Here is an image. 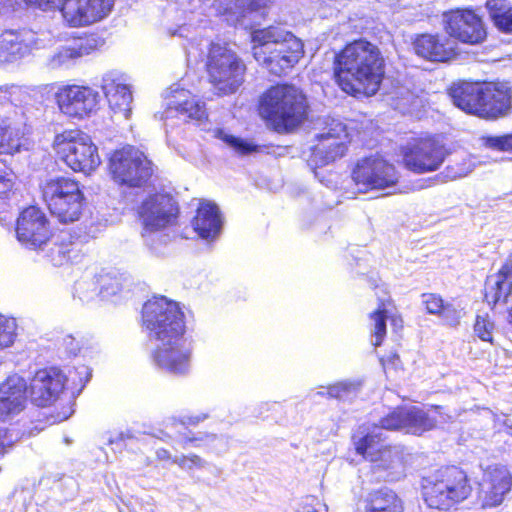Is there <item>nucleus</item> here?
<instances>
[{
	"instance_id": "f257e3e1",
	"label": "nucleus",
	"mask_w": 512,
	"mask_h": 512,
	"mask_svg": "<svg viewBox=\"0 0 512 512\" xmlns=\"http://www.w3.org/2000/svg\"><path fill=\"white\" fill-rule=\"evenodd\" d=\"M334 74L341 89L351 95H374L384 76L379 48L363 39L347 44L335 56Z\"/></svg>"
},
{
	"instance_id": "f03ea898",
	"label": "nucleus",
	"mask_w": 512,
	"mask_h": 512,
	"mask_svg": "<svg viewBox=\"0 0 512 512\" xmlns=\"http://www.w3.org/2000/svg\"><path fill=\"white\" fill-rule=\"evenodd\" d=\"M252 42L255 60L276 76L294 67L303 55L301 40L278 27L255 30Z\"/></svg>"
},
{
	"instance_id": "7ed1b4c3",
	"label": "nucleus",
	"mask_w": 512,
	"mask_h": 512,
	"mask_svg": "<svg viewBox=\"0 0 512 512\" xmlns=\"http://www.w3.org/2000/svg\"><path fill=\"white\" fill-rule=\"evenodd\" d=\"M22 89L19 86L0 87V154L13 155L27 149L28 140L24 128L16 121L15 106L21 99ZM15 175L2 168L0 162V198H6L14 185Z\"/></svg>"
},
{
	"instance_id": "20e7f679",
	"label": "nucleus",
	"mask_w": 512,
	"mask_h": 512,
	"mask_svg": "<svg viewBox=\"0 0 512 512\" xmlns=\"http://www.w3.org/2000/svg\"><path fill=\"white\" fill-rule=\"evenodd\" d=\"M307 108L304 94L289 84L269 88L260 100V114L280 133L302 124L307 117Z\"/></svg>"
},
{
	"instance_id": "39448f33",
	"label": "nucleus",
	"mask_w": 512,
	"mask_h": 512,
	"mask_svg": "<svg viewBox=\"0 0 512 512\" xmlns=\"http://www.w3.org/2000/svg\"><path fill=\"white\" fill-rule=\"evenodd\" d=\"M471 490L467 475L456 466L439 469L434 475L425 478L422 485L427 506L444 512L465 500Z\"/></svg>"
},
{
	"instance_id": "423d86ee",
	"label": "nucleus",
	"mask_w": 512,
	"mask_h": 512,
	"mask_svg": "<svg viewBox=\"0 0 512 512\" xmlns=\"http://www.w3.org/2000/svg\"><path fill=\"white\" fill-rule=\"evenodd\" d=\"M143 326L151 340L167 341L183 336L184 314L178 303L166 297L148 300L142 309Z\"/></svg>"
},
{
	"instance_id": "0eeeda50",
	"label": "nucleus",
	"mask_w": 512,
	"mask_h": 512,
	"mask_svg": "<svg viewBox=\"0 0 512 512\" xmlns=\"http://www.w3.org/2000/svg\"><path fill=\"white\" fill-rule=\"evenodd\" d=\"M42 197L49 211L62 223L79 220L84 205V195L79 183L67 177L47 179L41 186Z\"/></svg>"
},
{
	"instance_id": "6e6552de",
	"label": "nucleus",
	"mask_w": 512,
	"mask_h": 512,
	"mask_svg": "<svg viewBox=\"0 0 512 512\" xmlns=\"http://www.w3.org/2000/svg\"><path fill=\"white\" fill-rule=\"evenodd\" d=\"M206 67L210 82L218 94H233L244 82L245 64L225 45L211 44Z\"/></svg>"
},
{
	"instance_id": "1a4fd4ad",
	"label": "nucleus",
	"mask_w": 512,
	"mask_h": 512,
	"mask_svg": "<svg viewBox=\"0 0 512 512\" xmlns=\"http://www.w3.org/2000/svg\"><path fill=\"white\" fill-rule=\"evenodd\" d=\"M58 157L73 171L90 173L101 163L91 137L79 130L64 131L53 142Z\"/></svg>"
},
{
	"instance_id": "9d476101",
	"label": "nucleus",
	"mask_w": 512,
	"mask_h": 512,
	"mask_svg": "<svg viewBox=\"0 0 512 512\" xmlns=\"http://www.w3.org/2000/svg\"><path fill=\"white\" fill-rule=\"evenodd\" d=\"M43 11L60 10L63 19L72 27L96 23L109 15L113 0H23Z\"/></svg>"
},
{
	"instance_id": "9b49d317",
	"label": "nucleus",
	"mask_w": 512,
	"mask_h": 512,
	"mask_svg": "<svg viewBox=\"0 0 512 512\" xmlns=\"http://www.w3.org/2000/svg\"><path fill=\"white\" fill-rule=\"evenodd\" d=\"M90 377L91 370L85 365L75 367L67 377L56 368L39 370L30 382L31 400L37 406L50 405L63 391L65 380L75 383V388L81 391Z\"/></svg>"
},
{
	"instance_id": "f8f14e48",
	"label": "nucleus",
	"mask_w": 512,
	"mask_h": 512,
	"mask_svg": "<svg viewBox=\"0 0 512 512\" xmlns=\"http://www.w3.org/2000/svg\"><path fill=\"white\" fill-rule=\"evenodd\" d=\"M376 430L379 428L368 431L366 434L362 431L360 433L363 435L359 438L354 436L356 451L372 462V469L375 472H386L384 476L386 480H397L404 472L401 453L397 448L384 446Z\"/></svg>"
},
{
	"instance_id": "ddd939ff",
	"label": "nucleus",
	"mask_w": 512,
	"mask_h": 512,
	"mask_svg": "<svg viewBox=\"0 0 512 512\" xmlns=\"http://www.w3.org/2000/svg\"><path fill=\"white\" fill-rule=\"evenodd\" d=\"M109 169L116 182L130 187L142 186L153 173L151 161L133 146L116 150L110 157Z\"/></svg>"
},
{
	"instance_id": "4468645a",
	"label": "nucleus",
	"mask_w": 512,
	"mask_h": 512,
	"mask_svg": "<svg viewBox=\"0 0 512 512\" xmlns=\"http://www.w3.org/2000/svg\"><path fill=\"white\" fill-rule=\"evenodd\" d=\"M358 190H385L393 188L399 180L395 166L382 156L372 155L359 160L352 171Z\"/></svg>"
},
{
	"instance_id": "2eb2a0df",
	"label": "nucleus",
	"mask_w": 512,
	"mask_h": 512,
	"mask_svg": "<svg viewBox=\"0 0 512 512\" xmlns=\"http://www.w3.org/2000/svg\"><path fill=\"white\" fill-rule=\"evenodd\" d=\"M55 99L61 113L83 119L97 111L100 94L88 86L67 85L56 92Z\"/></svg>"
},
{
	"instance_id": "dca6fc26",
	"label": "nucleus",
	"mask_w": 512,
	"mask_h": 512,
	"mask_svg": "<svg viewBox=\"0 0 512 512\" xmlns=\"http://www.w3.org/2000/svg\"><path fill=\"white\" fill-rule=\"evenodd\" d=\"M447 151L435 139H421L409 144L403 151L405 167L418 174L436 171L443 164Z\"/></svg>"
},
{
	"instance_id": "f3484780",
	"label": "nucleus",
	"mask_w": 512,
	"mask_h": 512,
	"mask_svg": "<svg viewBox=\"0 0 512 512\" xmlns=\"http://www.w3.org/2000/svg\"><path fill=\"white\" fill-rule=\"evenodd\" d=\"M192 348L184 335L167 341H158L152 354L155 365L173 375H186L191 368Z\"/></svg>"
},
{
	"instance_id": "a211bd4d",
	"label": "nucleus",
	"mask_w": 512,
	"mask_h": 512,
	"mask_svg": "<svg viewBox=\"0 0 512 512\" xmlns=\"http://www.w3.org/2000/svg\"><path fill=\"white\" fill-rule=\"evenodd\" d=\"M443 24L450 37L465 44H479L486 38V30L481 18L470 9L445 12Z\"/></svg>"
},
{
	"instance_id": "6ab92c4d",
	"label": "nucleus",
	"mask_w": 512,
	"mask_h": 512,
	"mask_svg": "<svg viewBox=\"0 0 512 512\" xmlns=\"http://www.w3.org/2000/svg\"><path fill=\"white\" fill-rule=\"evenodd\" d=\"M318 143L312 148L310 166L327 165L344 155L348 134L343 123L333 120L329 127L317 135Z\"/></svg>"
},
{
	"instance_id": "aec40b11",
	"label": "nucleus",
	"mask_w": 512,
	"mask_h": 512,
	"mask_svg": "<svg viewBox=\"0 0 512 512\" xmlns=\"http://www.w3.org/2000/svg\"><path fill=\"white\" fill-rule=\"evenodd\" d=\"M44 46V41L32 30H6L0 34V68L13 64Z\"/></svg>"
},
{
	"instance_id": "412c9836",
	"label": "nucleus",
	"mask_w": 512,
	"mask_h": 512,
	"mask_svg": "<svg viewBox=\"0 0 512 512\" xmlns=\"http://www.w3.org/2000/svg\"><path fill=\"white\" fill-rule=\"evenodd\" d=\"M145 232H156L171 225L177 216V207L168 194L149 195L139 208Z\"/></svg>"
},
{
	"instance_id": "4be33fe9",
	"label": "nucleus",
	"mask_w": 512,
	"mask_h": 512,
	"mask_svg": "<svg viewBox=\"0 0 512 512\" xmlns=\"http://www.w3.org/2000/svg\"><path fill=\"white\" fill-rule=\"evenodd\" d=\"M16 235L18 241L27 248H40L50 237L45 213L35 206L24 209L17 218Z\"/></svg>"
},
{
	"instance_id": "5701e85b",
	"label": "nucleus",
	"mask_w": 512,
	"mask_h": 512,
	"mask_svg": "<svg viewBox=\"0 0 512 512\" xmlns=\"http://www.w3.org/2000/svg\"><path fill=\"white\" fill-rule=\"evenodd\" d=\"M166 109L163 113L165 120L181 115L185 119L202 121L207 117L205 103L198 100L188 90L172 86L165 96Z\"/></svg>"
},
{
	"instance_id": "b1692460",
	"label": "nucleus",
	"mask_w": 512,
	"mask_h": 512,
	"mask_svg": "<svg viewBox=\"0 0 512 512\" xmlns=\"http://www.w3.org/2000/svg\"><path fill=\"white\" fill-rule=\"evenodd\" d=\"M102 89L114 114L128 119L133 96L126 76L118 72L106 73L102 79Z\"/></svg>"
},
{
	"instance_id": "393cba45",
	"label": "nucleus",
	"mask_w": 512,
	"mask_h": 512,
	"mask_svg": "<svg viewBox=\"0 0 512 512\" xmlns=\"http://www.w3.org/2000/svg\"><path fill=\"white\" fill-rule=\"evenodd\" d=\"M512 487V475L505 466L490 467L483 479L480 500L483 508L499 506Z\"/></svg>"
},
{
	"instance_id": "a878e982",
	"label": "nucleus",
	"mask_w": 512,
	"mask_h": 512,
	"mask_svg": "<svg viewBox=\"0 0 512 512\" xmlns=\"http://www.w3.org/2000/svg\"><path fill=\"white\" fill-rule=\"evenodd\" d=\"M511 90L503 83H482L480 109L487 114H478L484 119H497L505 116L511 109Z\"/></svg>"
},
{
	"instance_id": "bb28decb",
	"label": "nucleus",
	"mask_w": 512,
	"mask_h": 512,
	"mask_svg": "<svg viewBox=\"0 0 512 512\" xmlns=\"http://www.w3.org/2000/svg\"><path fill=\"white\" fill-rule=\"evenodd\" d=\"M27 383L24 378L13 375L0 385V419L6 420L20 413L27 402Z\"/></svg>"
},
{
	"instance_id": "cd10ccee",
	"label": "nucleus",
	"mask_w": 512,
	"mask_h": 512,
	"mask_svg": "<svg viewBox=\"0 0 512 512\" xmlns=\"http://www.w3.org/2000/svg\"><path fill=\"white\" fill-rule=\"evenodd\" d=\"M415 53L429 61L445 62L455 55V43L443 35L421 34L413 42Z\"/></svg>"
},
{
	"instance_id": "c85d7f7f",
	"label": "nucleus",
	"mask_w": 512,
	"mask_h": 512,
	"mask_svg": "<svg viewBox=\"0 0 512 512\" xmlns=\"http://www.w3.org/2000/svg\"><path fill=\"white\" fill-rule=\"evenodd\" d=\"M442 410L441 406H431L428 410L417 406H405L406 432L421 435L436 427L438 423L447 422L452 417Z\"/></svg>"
},
{
	"instance_id": "c756f323",
	"label": "nucleus",
	"mask_w": 512,
	"mask_h": 512,
	"mask_svg": "<svg viewBox=\"0 0 512 512\" xmlns=\"http://www.w3.org/2000/svg\"><path fill=\"white\" fill-rule=\"evenodd\" d=\"M512 294V255L503 263L497 273L487 276L485 281V299L490 305L507 302Z\"/></svg>"
},
{
	"instance_id": "7c9ffc66",
	"label": "nucleus",
	"mask_w": 512,
	"mask_h": 512,
	"mask_svg": "<svg viewBox=\"0 0 512 512\" xmlns=\"http://www.w3.org/2000/svg\"><path fill=\"white\" fill-rule=\"evenodd\" d=\"M195 232L205 240H214L220 234L222 217L219 208L210 202L201 203L192 221Z\"/></svg>"
},
{
	"instance_id": "2f4dec72",
	"label": "nucleus",
	"mask_w": 512,
	"mask_h": 512,
	"mask_svg": "<svg viewBox=\"0 0 512 512\" xmlns=\"http://www.w3.org/2000/svg\"><path fill=\"white\" fill-rule=\"evenodd\" d=\"M481 88L482 83L463 82L454 85L450 89L453 104L468 114H487V110L479 108Z\"/></svg>"
},
{
	"instance_id": "473e14b6",
	"label": "nucleus",
	"mask_w": 512,
	"mask_h": 512,
	"mask_svg": "<svg viewBox=\"0 0 512 512\" xmlns=\"http://www.w3.org/2000/svg\"><path fill=\"white\" fill-rule=\"evenodd\" d=\"M99 289L93 282L81 281L76 284V292L82 301H90L95 296L100 295L106 298L117 294L123 288V284L117 275L105 274L99 278Z\"/></svg>"
},
{
	"instance_id": "72a5a7b5",
	"label": "nucleus",
	"mask_w": 512,
	"mask_h": 512,
	"mask_svg": "<svg viewBox=\"0 0 512 512\" xmlns=\"http://www.w3.org/2000/svg\"><path fill=\"white\" fill-rule=\"evenodd\" d=\"M260 6V0H216L213 5L216 14L224 16L231 25H236L248 13L257 11Z\"/></svg>"
},
{
	"instance_id": "f704fd0d",
	"label": "nucleus",
	"mask_w": 512,
	"mask_h": 512,
	"mask_svg": "<svg viewBox=\"0 0 512 512\" xmlns=\"http://www.w3.org/2000/svg\"><path fill=\"white\" fill-rule=\"evenodd\" d=\"M92 42H94V40L81 39L74 41L70 45L56 49L48 60V66L51 69L69 66L76 59L83 57L84 55H88L92 51L94 48Z\"/></svg>"
},
{
	"instance_id": "c9c22d12",
	"label": "nucleus",
	"mask_w": 512,
	"mask_h": 512,
	"mask_svg": "<svg viewBox=\"0 0 512 512\" xmlns=\"http://www.w3.org/2000/svg\"><path fill=\"white\" fill-rule=\"evenodd\" d=\"M403 510L402 500L388 488H381L370 494L367 512H403Z\"/></svg>"
},
{
	"instance_id": "e433bc0d",
	"label": "nucleus",
	"mask_w": 512,
	"mask_h": 512,
	"mask_svg": "<svg viewBox=\"0 0 512 512\" xmlns=\"http://www.w3.org/2000/svg\"><path fill=\"white\" fill-rule=\"evenodd\" d=\"M486 8L498 30L512 33V6L507 0H487Z\"/></svg>"
},
{
	"instance_id": "4c0bfd02",
	"label": "nucleus",
	"mask_w": 512,
	"mask_h": 512,
	"mask_svg": "<svg viewBox=\"0 0 512 512\" xmlns=\"http://www.w3.org/2000/svg\"><path fill=\"white\" fill-rule=\"evenodd\" d=\"M215 135L218 139L223 141L229 148H231L236 154L240 156L249 155L251 153L257 152L259 149V146L253 144L252 142L228 134L223 130H217Z\"/></svg>"
},
{
	"instance_id": "58836bf2",
	"label": "nucleus",
	"mask_w": 512,
	"mask_h": 512,
	"mask_svg": "<svg viewBox=\"0 0 512 512\" xmlns=\"http://www.w3.org/2000/svg\"><path fill=\"white\" fill-rule=\"evenodd\" d=\"M361 387L362 381L360 380H344L328 386L326 393L331 398L345 400L355 396Z\"/></svg>"
},
{
	"instance_id": "ea45409f",
	"label": "nucleus",
	"mask_w": 512,
	"mask_h": 512,
	"mask_svg": "<svg viewBox=\"0 0 512 512\" xmlns=\"http://www.w3.org/2000/svg\"><path fill=\"white\" fill-rule=\"evenodd\" d=\"M387 311L384 308V304L379 307L376 311L370 314L371 320V332H372V344L375 347H378L382 344L385 336H386V320H387Z\"/></svg>"
},
{
	"instance_id": "a19ab883",
	"label": "nucleus",
	"mask_w": 512,
	"mask_h": 512,
	"mask_svg": "<svg viewBox=\"0 0 512 512\" xmlns=\"http://www.w3.org/2000/svg\"><path fill=\"white\" fill-rule=\"evenodd\" d=\"M405 407H398L390 412L387 416L380 420V426L374 425L372 430L375 428H379L376 430V433L380 434V439H382V430H405Z\"/></svg>"
},
{
	"instance_id": "79ce46f5",
	"label": "nucleus",
	"mask_w": 512,
	"mask_h": 512,
	"mask_svg": "<svg viewBox=\"0 0 512 512\" xmlns=\"http://www.w3.org/2000/svg\"><path fill=\"white\" fill-rule=\"evenodd\" d=\"M17 337V322L0 314V350L13 345Z\"/></svg>"
},
{
	"instance_id": "37998d69",
	"label": "nucleus",
	"mask_w": 512,
	"mask_h": 512,
	"mask_svg": "<svg viewBox=\"0 0 512 512\" xmlns=\"http://www.w3.org/2000/svg\"><path fill=\"white\" fill-rule=\"evenodd\" d=\"M482 140L487 148L512 152V133L501 136H485Z\"/></svg>"
},
{
	"instance_id": "c03bdc74",
	"label": "nucleus",
	"mask_w": 512,
	"mask_h": 512,
	"mask_svg": "<svg viewBox=\"0 0 512 512\" xmlns=\"http://www.w3.org/2000/svg\"><path fill=\"white\" fill-rule=\"evenodd\" d=\"M494 328L493 323L487 318V316L478 315L474 325V331L477 336L487 342H492V330Z\"/></svg>"
},
{
	"instance_id": "a18cd8bd",
	"label": "nucleus",
	"mask_w": 512,
	"mask_h": 512,
	"mask_svg": "<svg viewBox=\"0 0 512 512\" xmlns=\"http://www.w3.org/2000/svg\"><path fill=\"white\" fill-rule=\"evenodd\" d=\"M173 463L177 464L182 469L191 470L193 468H204L207 462L196 454L181 455L173 458Z\"/></svg>"
},
{
	"instance_id": "49530a36",
	"label": "nucleus",
	"mask_w": 512,
	"mask_h": 512,
	"mask_svg": "<svg viewBox=\"0 0 512 512\" xmlns=\"http://www.w3.org/2000/svg\"><path fill=\"white\" fill-rule=\"evenodd\" d=\"M445 324L449 326H457L462 317L461 310L456 308L453 304L446 303L439 315Z\"/></svg>"
},
{
	"instance_id": "de8ad7c7",
	"label": "nucleus",
	"mask_w": 512,
	"mask_h": 512,
	"mask_svg": "<svg viewBox=\"0 0 512 512\" xmlns=\"http://www.w3.org/2000/svg\"><path fill=\"white\" fill-rule=\"evenodd\" d=\"M422 298V302L425 305L427 312L429 314L439 316L445 305L443 299L440 296L432 293L423 294Z\"/></svg>"
},
{
	"instance_id": "09e8293b",
	"label": "nucleus",
	"mask_w": 512,
	"mask_h": 512,
	"mask_svg": "<svg viewBox=\"0 0 512 512\" xmlns=\"http://www.w3.org/2000/svg\"><path fill=\"white\" fill-rule=\"evenodd\" d=\"M216 434L207 433V432H199L194 437H187L184 439V447L188 444H192L195 447L208 446L212 444L217 439Z\"/></svg>"
},
{
	"instance_id": "8fccbe9b",
	"label": "nucleus",
	"mask_w": 512,
	"mask_h": 512,
	"mask_svg": "<svg viewBox=\"0 0 512 512\" xmlns=\"http://www.w3.org/2000/svg\"><path fill=\"white\" fill-rule=\"evenodd\" d=\"M13 444V439L6 429H0V456L4 455L7 451V448L11 447Z\"/></svg>"
},
{
	"instance_id": "3c124183",
	"label": "nucleus",
	"mask_w": 512,
	"mask_h": 512,
	"mask_svg": "<svg viewBox=\"0 0 512 512\" xmlns=\"http://www.w3.org/2000/svg\"><path fill=\"white\" fill-rule=\"evenodd\" d=\"M315 501L313 497H307L304 501L298 503L294 512H317L314 504Z\"/></svg>"
},
{
	"instance_id": "603ef678",
	"label": "nucleus",
	"mask_w": 512,
	"mask_h": 512,
	"mask_svg": "<svg viewBox=\"0 0 512 512\" xmlns=\"http://www.w3.org/2000/svg\"><path fill=\"white\" fill-rule=\"evenodd\" d=\"M16 0H0V13L7 14L14 11Z\"/></svg>"
},
{
	"instance_id": "864d4df0",
	"label": "nucleus",
	"mask_w": 512,
	"mask_h": 512,
	"mask_svg": "<svg viewBox=\"0 0 512 512\" xmlns=\"http://www.w3.org/2000/svg\"><path fill=\"white\" fill-rule=\"evenodd\" d=\"M64 343L66 344L69 353L72 355H76L79 351L78 343L72 336H67L64 338Z\"/></svg>"
},
{
	"instance_id": "5fc2aeb1",
	"label": "nucleus",
	"mask_w": 512,
	"mask_h": 512,
	"mask_svg": "<svg viewBox=\"0 0 512 512\" xmlns=\"http://www.w3.org/2000/svg\"><path fill=\"white\" fill-rule=\"evenodd\" d=\"M207 418H208L207 414H199V415L187 418V422L186 423L190 424V425H196V424L204 421Z\"/></svg>"
},
{
	"instance_id": "6e6d98bb",
	"label": "nucleus",
	"mask_w": 512,
	"mask_h": 512,
	"mask_svg": "<svg viewBox=\"0 0 512 512\" xmlns=\"http://www.w3.org/2000/svg\"><path fill=\"white\" fill-rule=\"evenodd\" d=\"M156 455L159 460H169L172 458L170 452L163 448L158 449Z\"/></svg>"
},
{
	"instance_id": "4d7b16f0",
	"label": "nucleus",
	"mask_w": 512,
	"mask_h": 512,
	"mask_svg": "<svg viewBox=\"0 0 512 512\" xmlns=\"http://www.w3.org/2000/svg\"><path fill=\"white\" fill-rule=\"evenodd\" d=\"M508 321H509V323H512V309L509 311Z\"/></svg>"
},
{
	"instance_id": "13d9d810",
	"label": "nucleus",
	"mask_w": 512,
	"mask_h": 512,
	"mask_svg": "<svg viewBox=\"0 0 512 512\" xmlns=\"http://www.w3.org/2000/svg\"><path fill=\"white\" fill-rule=\"evenodd\" d=\"M392 322L396 325L397 324V320L396 319H392Z\"/></svg>"
},
{
	"instance_id": "bf43d9fd",
	"label": "nucleus",
	"mask_w": 512,
	"mask_h": 512,
	"mask_svg": "<svg viewBox=\"0 0 512 512\" xmlns=\"http://www.w3.org/2000/svg\"><path fill=\"white\" fill-rule=\"evenodd\" d=\"M324 393H325L324 391H319L318 392V394H320V395H324Z\"/></svg>"
}]
</instances>
